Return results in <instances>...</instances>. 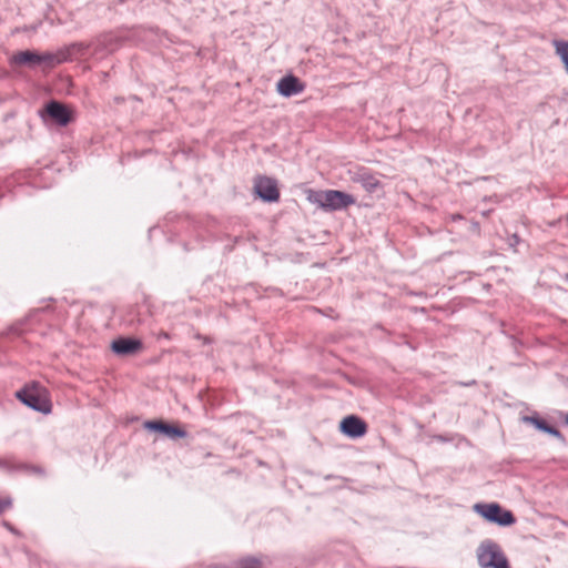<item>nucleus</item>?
<instances>
[{"instance_id":"nucleus-12","label":"nucleus","mask_w":568,"mask_h":568,"mask_svg":"<svg viewBox=\"0 0 568 568\" xmlns=\"http://www.w3.org/2000/svg\"><path fill=\"white\" fill-rule=\"evenodd\" d=\"M352 179L369 193H374L382 187L381 181L365 168L358 169Z\"/></svg>"},{"instance_id":"nucleus-9","label":"nucleus","mask_w":568,"mask_h":568,"mask_svg":"<svg viewBox=\"0 0 568 568\" xmlns=\"http://www.w3.org/2000/svg\"><path fill=\"white\" fill-rule=\"evenodd\" d=\"M144 428L160 433L170 439L184 438L187 435L182 427L163 420H148L144 423Z\"/></svg>"},{"instance_id":"nucleus-5","label":"nucleus","mask_w":568,"mask_h":568,"mask_svg":"<svg viewBox=\"0 0 568 568\" xmlns=\"http://www.w3.org/2000/svg\"><path fill=\"white\" fill-rule=\"evenodd\" d=\"M474 511L491 524L508 527L516 523V517L510 510L503 508L497 503L475 504Z\"/></svg>"},{"instance_id":"nucleus-14","label":"nucleus","mask_w":568,"mask_h":568,"mask_svg":"<svg viewBox=\"0 0 568 568\" xmlns=\"http://www.w3.org/2000/svg\"><path fill=\"white\" fill-rule=\"evenodd\" d=\"M67 52L68 50H58L57 52H43L39 53V64H44L48 68H53L58 64L67 62Z\"/></svg>"},{"instance_id":"nucleus-10","label":"nucleus","mask_w":568,"mask_h":568,"mask_svg":"<svg viewBox=\"0 0 568 568\" xmlns=\"http://www.w3.org/2000/svg\"><path fill=\"white\" fill-rule=\"evenodd\" d=\"M125 40V37L115 32L103 33L95 40V51L112 53L121 48Z\"/></svg>"},{"instance_id":"nucleus-6","label":"nucleus","mask_w":568,"mask_h":568,"mask_svg":"<svg viewBox=\"0 0 568 568\" xmlns=\"http://www.w3.org/2000/svg\"><path fill=\"white\" fill-rule=\"evenodd\" d=\"M111 351L119 356H132L143 351L144 346L140 338L120 336L112 341Z\"/></svg>"},{"instance_id":"nucleus-3","label":"nucleus","mask_w":568,"mask_h":568,"mask_svg":"<svg viewBox=\"0 0 568 568\" xmlns=\"http://www.w3.org/2000/svg\"><path fill=\"white\" fill-rule=\"evenodd\" d=\"M39 116L47 125L67 126L74 120V112L67 104L50 100L38 111Z\"/></svg>"},{"instance_id":"nucleus-13","label":"nucleus","mask_w":568,"mask_h":568,"mask_svg":"<svg viewBox=\"0 0 568 568\" xmlns=\"http://www.w3.org/2000/svg\"><path fill=\"white\" fill-rule=\"evenodd\" d=\"M11 64L34 68L39 65V53L31 50L19 51L12 55Z\"/></svg>"},{"instance_id":"nucleus-7","label":"nucleus","mask_w":568,"mask_h":568,"mask_svg":"<svg viewBox=\"0 0 568 568\" xmlns=\"http://www.w3.org/2000/svg\"><path fill=\"white\" fill-rule=\"evenodd\" d=\"M254 190L264 202L272 203L280 199L276 181L272 178L258 176L255 181Z\"/></svg>"},{"instance_id":"nucleus-8","label":"nucleus","mask_w":568,"mask_h":568,"mask_svg":"<svg viewBox=\"0 0 568 568\" xmlns=\"http://www.w3.org/2000/svg\"><path fill=\"white\" fill-rule=\"evenodd\" d=\"M339 430L349 438H359L367 433V424L356 415H349L339 423Z\"/></svg>"},{"instance_id":"nucleus-23","label":"nucleus","mask_w":568,"mask_h":568,"mask_svg":"<svg viewBox=\"0 0 568 568\" xmlns=\"http://www.w3.org/2000/svg\"><path fill=\"white\" fill-rule=\"evenodd\" d=\"M565 422L568 425V414L566 415Z\"/></svg>"},{"instance_id":"nucleus-21","label":"nucleus","mask_w":568,"mask_h":568,"mask_svg":"<svg viewBox=\"0 0 568 568\" xmlns=\"http://www.w3.org/2000/svg\"><path fill=\"white\" fill-rule=\"evenodd\" d=\"M11 331H12L13 333L20 334L19 328H18V327H16V326H12V327H11Z\"/></svg>"},{"instance_id":"nucleus-18","label":"nucleus","mask_w":568,"mask_h":568,"mask_svg":"<svg viewBox=\"0 0 568 568\" xmlns=\"http://www.w3.org/2000/svg\"><path fill=\"white\" fill-rule=\"evenodd\" d=\"M508 245L514 248L516 251V247L519 245V243L521 242V239L519 237L518 234L514 233L511 234L508 240Z\"/></svg>"},{"instance_id":"nucleus-17","label":"nucleus","mask_w":568,"mask_h":568,"mask_svg":"<svg viewBox=\"0 0 568 568\" xmlns=\"http://www.w3.org/2000/svg\"><path fill=\"white\" fill-rule=\"evenodd\" d=\"M16 469L17 470H23V471H27V473H31V474H34V475H39V476H44L45 475L44 469L41 466H38V465L20 464L18 466H16Z\"/></svg>"},{"instance_id":"nucleus-11","label":"nucleus","mask_w":568,"mask_h":568,"mask_svg":"<svg viewBox=\"0 0 568 568\" xmlns=\"http://www.w3.org/2000/svg\"><path fill=\"white\" fill-rule=\"evenodd\" d=\"M276 88L282 97L290 98L302 93L305 90V83L297 77L287 74L278 80Z\"/></svg>"},{"instance_id":"nucleus-22","label":"nucleus","mask_w":568,"mask_h":568,"mask_svg":"<svg viewBox=\"0 0 568 568\" xmlns=\"http://www.w3.org/2000/svg\"><path fill=\"white\" fill-rule=\"evenodd\" d=\"M4 525H6V527H8V529H10L11 531L16 532V530L10 526V524L6 523Z\"/></svg>"},{"instance_id":"nucleus-4","label":"nucleus","mask_w":568,"mask_h":568,"mask_svg":"<svg viewBox=\"0 0 568 568\" xmlns=\"http://www.w3.org/2000/svg\"><path fill=\"white\" fill-rule=\"evenodd\" d=\"M321 209L326 212L341 211L355 204L353 195L338 190H326L318 192L313 200Z\"/></svg>"},{"instance_id":"nucleus-16","label":"nucleus","mask_w":568,"mask_h":568,"mask_svg":"<svg viewBox=\"0 0 568 568\" xmlns=\"http://www.w3.org/2000/svg\"><path fill=\"white\" fill-rule=\"evenodd\" d=\"M88 45L83 42H73L62 50H68L67 52V62L73 60L74 57L83 55L87 52Z\"/></svg>"},{"instance_id":"nucleus-15","label":"nucleus","mask_w":568,"mask_h":568,"mask_svg":"<svg viewBox=\"0 0 568 568\" xmlns=\"http://www.w3.org/2000/svg\"><path fill=\"white\" fill-rule=\"evenodd\" d=\"M526 419L530 422L537 429L547 433L560 439L561 442H565L562 434L555 426L550 425L547 420L536 416L527 417Z\"/></svg>"},{"instance_id":"nucleus-20","label":"nucleus","mask_w":568,"mask_h":568,"mask_svg":"<svg viewBox=\"0 0 568 568\" xmlns=\"http://www.w3.org/2000/svg\"><path fill=\"white\" fill-rule=\"evenodd\" d=\"M0 467H6V468L10 469L8 466V463L2 459H0ZM12 469H16V467H13Z\"/></svg>"},{"instance_id":"nucleus-1","label":"nucleus","mask_w":568,"mask_h":568,"mask_svg":"<svg viewBox=\"0 0 568 568\" xmlns=\"http://www.w3.org/2000/svg\"><path fill=\"white\" fill-rule=\"evenodd\" d=\"M17 398L26 406L42 414H49L52 409V404L48 397L47 389L39 383L26 385L17 392Z\"/></svg>"},{"instance_id":"nucleus-2","label":"nucleus","mask_w":568,"mask_h":568,"mask_svg":"<svg viewBox=\"0 0 568 568\" xmlns=\"http://www.w3.org/2000/svg\"><path fill=\"white\" fill-rule=\"evenodd\" d=\"M477 560L481 568H510L501 547L493 539L483 540L477 548Z\"/></svg>"},{"instance_id":"nucleus-19","label":"nucleus","mask_w":568,"mask_h":568,"mask_svg":"<svg viewBox=\"0 0 568 568\" xmlns=\"http://www.w3.org/2000/svg\"><path fill=\"white\" fill-rule=\"evenodd\" d=\"M12 505L11 498H0V515Z\"/></svg>"}]
</instances>
